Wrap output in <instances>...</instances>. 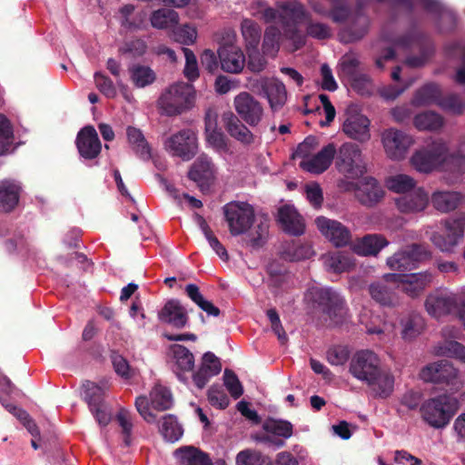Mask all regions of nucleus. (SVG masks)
<instances>
[{"label": "nucleus", "instance_id": "f257e3e1", "mask_svg": "<svg viewBox=\"0 0 465 465\" xmlns=\"http://www.w3.org/2000/svg\"><path fill=\"white\" fill-rule=\"evenodd\" d=\"M277 8L269 6L265 2H253L249 9L252 16L265 23L279 24L286 38L291 40L296 49L305 45L306 35L297 29L296 24L307 16L305 7L296 0L279 2Z\"/></svg>", "mask_w": 465, "mask_h": 465}, {"label": "nucleus", "instance_id": "f03ea898", "mask_svg": "<svg viewBox=\"0 0 465 465\" xmlns=\"http://www.w3.org/2000/svg\"><path fill=\"white\" fill-rule=\"evenodd\" d=\"M411 165L420 173H430L440 169L448 174L450 183L465 173V155L448 154V145L441 140L432 141L415 152L411 158Z\"/></svg>", "mask_w": 465, "mask_h": 465}, {"label": "nucleus", "instance_id": "7ed1b4c3", "mask_svg": "<svg viewBox=\"0 0 465 465\" xmlns=\"http://www.w3.org/2000/svg\"><path fill=\"white\" fill-rule=\"evenodd\" d=\"M310 297L312 303L321 310L322 325L343 327L351 322V317L344 298L333 289L312 288Z\"/></svg>", "mask_w": 465, "mask_h": 465}, {"label": "nucleus", "instance_id": "20e7f679", "mask_svg": "<svg viewBox=\"0 0 465 465\" xmlns=\"http://www.w3.org/2000/svg\"><path fill=\"white\" fill-rule=\"evenodd\" d=\"M459 410V401L450 394H441L425 401L420 411L422 419L431 427H445Z\"/></svg>", "mask_w": 465, "mask_h": 465}, {"label": "nucleus", "instance_id": "39448f33", "mask_svg": "<svg viewBox=\"0 0 465 465\" xmlns=\"http://www.w3.org/2000/svg\"><path fill=\"white\" fill-rule=\"evenodd\" d=\"M425 309L433 318L456 313L462 315L465 311V292H454L447 288L436 289L425 300Z\"/></svg>", "mask_w": 465, "mask_h": 465}, {"label": "nucleus", "instance_id": "423d86ee", "mask_svg": "<svg viewBox=\"0 0 465 465\" xmlns=\"http://www.w3.org/2000/svg\"><path fill=\"white\" fill-rule=\"evenodd\" d=\"M223 210L232 236L246 233L254 223V208L246 202H230L223 206Z\"/></svg>", "mask_w": 465, "mask_h": 465}, {"label": "nucleus", "instance_id": "0eeeda50", "mask_svg": "<svg viewBox=\"0 0 465 465\" xmlns=\"http://www.w3.org/2000/svg\"><path fill=\"white\" fill-rule=\"evenodd\" d=\"M430 257L431 252L426 246L413 243L388 257L386 264L391 271L406 272L416 269L420 262Z\"/></svg>", "mask_w": 465, "mask_h": 465}, {"label": "nucleus", "instance_id": "6e6552de", "mask_svg": "<svg viewBox=\"0 0 465 465\" xmlns=\"http://www.w3.org/2000/svg\"><path fill=\"white\" fill-rule=\"evenodd\" d=\"M336 154V167L348 178H357L366 172V163L357 144L345 143L339 148Z\"/></svg>", "mask_w": 465, "mask_h": 465}, {"label": "nucleus", "instance_id": "1a4fd4ad", "mask_svg": "<svg viewBox=\"0 0 465 465\" xmlns=\"http://www.w3.org/2000/svg\"><path fill=\"white\" fill-rule=\"evenodd\" d=\"M445 234L435 232L430 240L442 252H451L464 236L465 216L460 214L442 222Z\"/></svg>", "mask_w": 465, "mask_h": 465}, {"label": "nucleus", "instance_id": "9d476101", "mask_svg": "<svg viewBox=\"0 0 465 465\" xmlns=\"http://www.w3.org/2000/svg\"><path fill=\"white\" fill-rule=\"evenodd\" d=\"M383 278L388 282L399 283L403 292L415 298L432 283L435 275L430 271H424L410 274L386 273Z\"/></svg>", "mask_w": 465, "mask_h": 465}, {"label": "nucleus", "instance_id": "9b49d317", "mask_svg": "<svg viewBox=\"0 0 465 465\" xmlns=\"http://www.w3.org/2000/svg\"><path fill=\"white\" fill-rule=\"evenodd\" d=\"M363 0H358V8L355 11L350 9V16L343 22L347 23L338 34L339 39L343 44H351L362 39L368 33L370 18L361 12Z\"/></svg>", "mask_w": 465, "mask_h": 465}, {"label": "nucleus", "instance_id": "f8f14e48", "mask_svg": "<svg viewBox=\"0 0 465 465\" xmlns=\"http://www.w3.org/2000/svg\"><path fill=\"white\" fill-rule=\"evenodd\" d=\"M190 90L191 86L183 83L174 84L165 90L158 100V105L163 114H180L187 107Z\"/></svg>", "mask_w": 465, "mask_h": 465}, {"label": "nucleus", "instance_id": "ddd939ff", "mask_svg": "<svg viewBox=\"0 0 465 465\" xmlns=\"http://www.w3.org/2000/svg\"><path fill=\"white\" fill-rule=\"evenodd\" d=\"M164 145L173 155L189 161L197 153V135L192 129H183L170 136Z\"/></svg>", "mask_w": 465, "mask_h": 465}, {"label": "nucleus", "instance_id": "4468645a", "mask_svg": "<svg viewBox=\"0 0 465 465\" xmlns=\"http://www.w3.org/2000/svg\"><path fill=\"white\" fill-rule=\"evenodd\" d=\"M380 369V359L373 351H356L350 362L351 374L365 382L372 380Z\"/></svg>", "mask_w": 465, "mask_h": 465}, {"label": "nucleus", "instance_id": "2eb2a0df", "mask_svg": "<svg viewBox=\"0 0 465 465\" xmlns=\"http://www.w3.org/2000/svg\"><path fill=\"white\" fill-rule=\"evenodd\" d=\"M233 107L241 120L250 126H257L262 120V104L248 92H241L233 98Z\"/></svg>", "mask_w": 465, "mask_h": 465}, {"label": "nucleus", "instance_id": "dca6fc26", "mask_svg": "<svg viewBox=\"0 0 465 465\" xmlns=\"http://www.w3.org/2000/svg\"><path fill=\"white\" fill-rule=\"evenodd\" d=\"M381 142L385 153L390 159L401 160L406 156L413 143V139L402 131L390 128L382 133Z\"/></svg>", "mask_w": 465, "mask_h": 465}, {"label": "nucleus", "instance_id": "f3484780", "mask_svg": "<svg viewBox=\"0 0 465 465\" xmlns=\"http://www.w3.org/2000/svg\"><path fill=\"white\" fill-rule=\"evenodd\" d=\"M342 130L351 139L366 142L371 138V122L367 116L358 112L357 106L351 105L346 110Z\"/></svg>", "mask_w": 465, "mask_h": 465}, {"label": "nucleus", "instance_id": "a211bd4d", "mask_svg": "<svg viewBox=\"0 0 465 465\" xmlns=\"http://www.w3.org/2000/svg\"><path fill=\"white\" fill-rule=\"evenodd\" d=\"M458 371L448 360H441L423 367L420 379L425 382L453 385L457 380Z\"/></svg>", "mask_w": 465, "mask_h": 465}, {"label": "nucleus", "instance_id": "6ab92c4d", "mask_svg": "<svg viewBox=\"0 0 465 465\" xmlns=\"http://www.w3.org/2000/svg\"><path fill=\"white\" fill-rule=\"evenodd\" d=\"M317 228L334 246L347 245L351 239L350 230L341 223L320 216L315 220Z\"/></svg>", "mask_w": 465, "mask_h": 465}, {"label": "nucleus", "instance_id": "aec40b11", "mask_svg": "<svg viewBox=\"0 0 465 465\" xmlns=\"http://www.w3.org/2000/svg\"><path fill=\"white\" fill-rule=\"evenodd\" d=\"M385 192L380 183L373 177H364L356 185L355 196L365 206L372 207L384 197Z\"/></svg>", "mask_w": 465, "mask_h": 465}, {"label": "nucleus", "instance_id": "412c9836", "mask_svg": "<svg viewBox=\"0 0 465 465\" xmlns=\"http://www.w3.org/2000/svg\"><path fill=\"white\" fill-rule=\"evenodd\" d=\"M261 94L270 104L272 111L277 112L283 107L287 101L285 85L275 78H262L259 81Z\"/></svg>", "mask_w": 465, "mask_h": 465}, {"label": "nucleus", "instance_id": "4be33fe9", "mask_svg": "<svg viewBox=\"0 0 465 465\" xmlns=\"http://www.w3.org/2000/svg\"><path fill=\"white\" fill-rule=\"evenodd\" d=\"M75 143L80 155L84 159H94L101 153L102 144L96 130L92 125L84 126L79 131Z\"/></svg>", "mask_w": 465, "mask_h": 465}, {"label": "nucleus", "instance_id": "5701e85b", "mask_svg": "<svg viewBox=\"0 0 465 465\" xmlns=\"http://www.w3.org/2000/svg\"><path fill=\"white\" fill-rule=\"evenodd\" d=\"M218 58L222 70L229 74H240L246 63L242 50L232 45H222L218 49Z\"/></svg>", "mask_w": 465, "mask_h": 465}, {"label": "nucleus", "instance_id": "b1692460", "mask_svg": "<svg viewBox=\"0 0 465 465\" xmlns=\"http://www.w3.org/2000/svg\"><path fill=\"white\" fill-rule=\"evenodd\" d=\"M337 150L333 143H328L318 153L309 159L302 160L300 167L311 173L319 174L325 172L331 164Z\"/></svg>", "mask_w": 465, "mask_h": 465}, {"label": "nucleus", "instance_id": "393cba45", "mask_svg": "<svg viewBox=\"0 0 465 465\" xmlns=\"http://www.w3.org/2000/svg\"><path fill=\"white\" fill-rule=\"evenodd\" d=\"M224 126L229 135L244 146L252 144L255 136L242 120L229 112L223 114Z\"/></svg>", "mask_w": 465, "mask_h": 465}, {"label": "nucleus", "instance_id": "a878e982", "mask_svg": "<svg viewBox=\"0 0 465 465\" xmlns=\"http://www.w3.org/2000/svg\"><path fill=\"white\" fill-rule=\"evenodd\" d=\"M398 210L402 213H415L422 212L429 204V195L421 188L404 194L395 200Z\"/></svg>", "mask_w": 465, "mask_h": 465}, {"label": "nucleus", "instance_id": "bb28decb", "mask_svg": "<svg viewBox=\"0 0 465 465\" xmlns=\"http://www.w3.org/2000/svg\"><path fill=\"white\" fill-rule=\"evenodd\" d=\"M217 114L209 109L205 114V136L207 143L218 152H227L228 143L224 134L218 129Z\"/></svg>", "mask_w": 465, "mask_h": 465}, {"label": "nucleus", "instance_id": "cd10ccee", "mask_svg": "<svg viewBox=\"0 0 465 465\" xmlns=\"http://www.w3.org/2000/svg\"><path fill=\"white\" fill-rule=\"evenodd\" d=\"M159 320L176 328H183L188 322L187 310L178 300L168 301L158 314Z\"/></svg>", "mask_w": 465, "mask_h": 465}, {"label": "nucleus", "instance_id": "c85d7f7f", "mask_svg": "<svg viewBox=\"0 0 465 465\" xmlns=\"http://www.w3.org/2000/svg\"><path fill=\"white\" fill-rule=\"evenodd\" d=\"M277 221L282 229L289 234L301 235L304 232L302 216L290 205L282 206L278 210Z\"/></svg>", "mask_w": 465, "mask_h": 465}, {"label": "nucleus", "instance_id": "c756f323", "mask_svg": "<svg viewBox=\"0 0 465 465\" xmlns=\"http://www.w3.org/2000/svg\"><path fill=\"white\" fill-rule=\"evenodd\" d=\"M172 351L171 368L178 380L186 384L188 382L186 373L192 372L194 368V356L191 351Z\"/></svg>", "mask_w": 465, "mask_h": 465}, {"label": "nucleus", "instance_id": "7c9ffc66", "mask_svg": "<svg viewBox=\"0 0 465 465\" xmlns=\"http://www.w3.org/2000/svg\"><path fill=\"white\" fill-rule=\"evenodd\" d=\"M21 185L14 180H4L0 182V212L10 213L18 204Z\"/></svg>", "mask_w": 465, "mask_h": 465}, {"label": "nucleus", "instance_id": "2f4dec72", "mask_svg": "<svg viewBox=\"0 0 465 465\" xmlns=\"http://www.w3.org/2000/svg\"><path fill=\"white\" fill-rule=\"evenodd\" d=\"M388 244L381 234H367L353 243L352 250L361 256L377 255Z\"/></svg>", "mask_w": 465, "mask_h": 465}, {"label": "nucleus", "instance_id": "473e14b6", "mask_svg": "<svg viewBox=\"0 0 465 465\" xmlns=\"http://www.w3.org/2000/svg\"><path fill=\"white\" fill-rule=\"evenodd\" d=\"M366 383L371 388V394L374 398L387 399L393 392L394 377L387 371L380 369L374 375V378Z\"/></svg>", "mask_w": 465, "mask_h": 465}, {"label": "nucleus", "instance_id": "72a5a7b5", "mask_svg": "<svg viewBox=\"0 0 465 465\" xmlns=\"http://www.w3.org/2000/svg\"><path fill=\"white\" fill-rule=\"evenodd\" d=\"M461 200V194L457 192H435L431 196L434 208L441 213L454 210L459 206Z\"/></svg>", "mask_w": 465, "mask_h": 465}, {"label": "nucleus", "instance_id": "f704fd0d", "mask_svg": "<svg viewBox=\"0 0 465 465\" xmlns=\"http://www.w3.org/2000/svg\"><path fill=\"white\" fill-rule=\"evenodd\" d=\"M159 431L166 441L172 443L179 440L183 434L181 424L173 414H166L162 417Z\"/></svg>", "mask_w": 465, "mask_h": 465}, {"label": "nucleus", "instance_id": "c9c22d12", "mask_svg": "<svg viewBox=\"0 0 465 465\" xmlns=\"http://www.w3.org/2000/svg\"><path fill=\"white\" fill-rule=\"evenodd\" d=\"M180 454L181 465H213L209 455L193 446H184L175 451Z\"/></svg>", "mask_w": 465, "mask_h": 465}, {"label": "nucleus", "instance_id": "e433bc0d", "mask_svg": "<svg viewBox=\"0 0 465 465\" xmlns=\"http://www.w3.org/2000/svg\"><path fill=\"white\" fill-rule=\"evenodd\" d=\"M151 25L153 28L164 30L174 27L179 23L178 13L172 9L160 8L150 15Z\"/></svg>", "mask_w": 465, "mask_h": 465}, {"label": "nucleus", "instance_id": "4c0bfd02", "mask_svg": "<svg viewBox=\"0 0 465 465\" xmlns=\"http://www.w3.org/2000/svg\"><path fill=\"white\" fill-rule=\"evenodd\" d=\"M126 135L128 143L135 153L142 159L148 160L151 157V151L142 131L138 128L128 126Z\"/></svg>", "mask_w": 465, "mask_h": 465}, {"label": "nucleus", "instance_id": "58836bf2", "mask_svg": "<svg viewBox=\"0 0 465 465\" xmlns=\"http://www.w3.org/2000/svg\"><path fill=\"white\" fill-rule=\"evenodd\" d=\"M241 32L246 50L258 48L262 36V29L255 21L244 18L241 23Z\"/></svg>", "mask_w": 465, "mask_h": 465}, {"label": "nucleus", "instance_id": "ea45409f", "mask_svg": "<svg viewBox=\"0 0 465 465\" xmlns=\"http://www.w3.org/2000/svg\"><path fill=\"white\" fill-rule=\"evenodd\" d=\"M185 292L187 296L195 303L197 306L206 312L208 316L217 317L220 315V309L216 307L212 302L206 300L200 292L199 287L196 284L190 283L185 287Z\"/></svg>", "mask_w": 465, "mask_h": 465}, {"label": "nucleus", "instance_id": "a19ab883", "mask_svg": "<svg viewBox=\"0 0 465 465\" xmlns=\"http://www.w3.org/2000/svg\"><path fill=\"white\" fill-rule=\"evenodd\" d=\"M440 90L439 86L435 84H427L416 92L412 99V104L416 106L431 104H440Z\"/></svg>", "mask_w": 465, "mask_h": 465}, {"label": "nucleus", "instance_id": "79ce46f5", "mask_svg": "<svg viewBox=\"0 0 465 465\" xmlns=\"http://www.w3.org/2000/svg\"><path fill=\"white\" fill-rule=\"evenodd\" d=\"M111 361L114 372L124 380H130L135 375V369L133 368L127 360L119 351H106Z\"/></svg>", "mask_w": 465, "mask_h": 465}, {"label": "nucleus", "instance_id": "37998d69", "mask_svg": "<svg viewBox=\"0 0 465 465\" xmlns=\"http://www.w3.org/2000/svg\"><path fill=\"white\" fill-rule=\"evenodd\" d=\"M281 37L282 33L277 26L269 25L266 27L262 44L263 54L274 57L280 49Z\"/></svg>", "mask_w": 465, "mask_h": 465}, {"label": "nucleus", "instance_id": "c03bdc74", "mask_svg": "<svg viewBox=\"0 0 465 465\" xmlns=\"http://www.w3.org/2000/svg\"><path fill=\"white\" fill-rule=\"evenodd\" d=\"M151 406L159 411L169 410L173 405L170 390L162 385H156L150 392Z\"/></svg>", "mask_w": 465, "mask_h": 465}, {"label": "nucleus", "instance_id": "a18cd8bd", "mask_svg": "<svg viewBox=\"0 0 465 465\" xmlns=\"http://www.w3.org/2000/svg\"><path fill=\"white\" fill-rule=\"evenodd\" d=\"M213 164L211 159L205 155L199 156L189 171L191 180L200 183L208 179L213 174Z\"/></svg>", "mask_w": 465, "mask_h": 465}, {"label": "nucleus", "instance_id": "49530a36", "mask_svg": "<svg viewBox=\"0 0 465 465\" xmlns=\"http://www.w3.org/2000/svg\"><path fill=\"white\" fill-rule=\"evenodd\" d=\"M130 77L137 88H143L152 84L155 80L154 72L148 66L133 65L129 68Z\"/></svg>", "mask_w": 465, "mask_h": 465}, {"label": "nucleus", "instance_id": "de8ad7c7", "mask_svg": "<svg viewBox=\"0 0 465 465\" xmlns=\"http://www.w3.org/2000/svg\"><path fill=\"white\" fill-rule=\"evenodd\" d=\"M387 188L396 193H406L416 186L415 180L410 175L399 173L386 180Z\"/></svg>", "mask_w": 465, "mask_h": 465}, {"label": "nucleus", "instance_id": "09e8293b", "mask_svg": "<svg viewBox=\"0 0 465 465\" xmlns=\"http://www.w3.org/2000/svg\"><path fill=\"white\" fill-rule=\"evenodd\" d=\"M307 16L305 18H302L301 21H299L296 25L298 26V24H300L303 20H307L306 24V35L310 36L312 38L317 39V40H326L331 37L332 35V30L327 24L321 23V22H314L310 19L311 15L306 11Z\"/></svg>", "mask_w": 465, "mask_h": 465}, {"label": "nucleus", "instance_id": "8fccbe9b", "mask_svg": "<svg viewBox=\"0 0 465 465\" xmlns=\"http://www.w3.org/2000/svg\"><path fill=\"white\" fill-rule=\"evenodd\" d=\"M369 292L371 298L381 305L391 306L397 301L395 293L381 282L371 283Z\"/></svg>", "mask_w": 465, "mask_h": 465}, {"label": "nucleus", "instance_id": "3c124183", "mask_svg": "<svg viewBox=\"0 0 465 465\" xmlns=\"http://www.w3.org/2000/svg\"><path fill=\"white\" fill-rule=\"evenodd\" d=\"M414 125L419 130L435 131L443 125V119L434 112H424L415 116Z\"/></svg>", "mask_w": 465, "mask_h": 465}, {"label": "nucleus", "instance_id": "603ef678", "mask_svg": "<svg viewBox=\"0 0 465 465\" xmlns=\"http://www.w3.org/2000/svg\"><path fill=\"white\" fill-rule=\"evenodd\" d=\"M325 265L334 272H342L353 267L354 262L349 254L343 252H336L326 258Z\"/></svg>", "mask_w": 465, "mask_h": 465}, {"label": "nucleus", "instance_id": "864d4df0", "mask_svg": "<svg viewBox=\"0 0 465 465\" xmlns=\"http://www.w3.org/2000/svg\"><path fill=\"white\" fill-rule=\"evenodd\" d=\"M268 233V221H260V223L254 227L253 231L251 232L245 239V243L252 248L258 249L265 243Z\"/></svg>", "mask_w": 465, "mask_h": 465}, {"label": "nucleus", "instance_id": "5fc2aeb1", "mask_svg": "<svg viewBox=\"0 0 465 465\" xmlns=\"http://www.w3.org/2000/svg\"><path fill=\"white\" fill-rule=\"evenodd\" d=\"M366 332L368 334H376L379 341L388 343L396 337V327L391 322H383L379 326H375L373 323L366 324Z\"/></svg>", "mask_w": 465, "mask_h": 465}, {"label": "nucleus", "instance_id": "6e6d98bb", "mask_svg": "<svg viewBox=\"0 0 465 465\" xmlns=\"http://www.w3.org/2000/svg\"><path fill=\"white\" fill-rule=\"evenodd\" d=\"M14 141V130L9 119L0 114V155L9 151Z\"/></svg>", "mask_w": 465, "mask_h": 465}, {"label": "nucleus", "instance_id": "4d7b16f0", "mask_svg": "<svg viewBox=\"0 0 465 465\" xmlns=\"http://www.w3.org/2000/svg\"><path fill=\"white\" fill-rule=\"evenodd\" d=\"M360 65L359 55L353 52L346 53L342 55L339 62L340 75L351 78L358 73Z\"/></svg>", "mask_w": 465, "mask_h": 465}, {"label": "nucleus", "instance_id": "13d9d810", "mask_svg": "<svg viewBox=\"0 0 465 465\" xmlns=\"http://www.w3.org/2000/svg\"><path fill=\"white\" fill-rule=\"evenodd\" d=\"M236 465H272L269 458L252 450L240 451L236 456Z\"/></svg>", "mask_w": 465, "mask_h": 465}, {"label": "nucleus", "instance_id": "bf43d9fd", "mask_svg": "<svg viewBox=\"0 0 465 465\" xmlns=\"http://www.w3.org/2000/svg\"><path fill=\"white\" fill-rule=\"evenodd\" d=\"M83 388L84 390V400L87 401L89 408L103 405L104 395L103 387L96 385L95 382L85 381L83 383Z\"/></svg>", "mask_w": 465, "mask_h": 465}, {"label": "nucleus", "instance_id": "052dcab7", "mask_svg": "<svg viewBox=\"0 0 465 465\" xmlns=\"http://www.w3.org/2000/svg\"><path fill=\"white\" fill-rule=\"evenodd\" d=\"M266 432L288 439L292 435V425L286 420H268L263 424Z\"/></svg>", "mask_w": 465, "mask_h": 465}, {"label": "nucleus", "instance_id": "680f3d73", "mask_svg": "<svg viewBox=\"0 0 465 465\" xmlns=\"http://www.w3.org/2000/svg\"><path fill=\"white\" fill-rule=\"evenodd\" d=\"M171 37L179 44L191 45L196 41L197 30L194 26L183 25L173 29Z\"/></svg>", "mask_w": 465, "mask_h": 465}, {"label": "nucleus", "instance_id": "e2e57ef3", "mask_svg": "<svg viewBox=\"0 0 465 465\" xmlns=\"http://www.w3.org/2000/svg\"><path fill=\"white\" fill-rule=\"evenodd\" d=\"M116 420L122 429L124 445L130 446L132 443L133 430L131 413L127 410L121 409L116 414Z\"/></svg>", "mask_w": 465, "mask_h": 465}, {"label": "nucleus", "instance_id": "0e129e2a", "mask_svg": "<svg viewBox=\"0 0 465 465\" xmlns=\"http://www.w3.org/2000/svg\"><path fill=\"white\" fill-rule=\"evenodd\" d=\"M388 42H391L395 48L408 49L414 45L421 46L424 42V37L417 32H411L407 35H404L398 39H392L387 37Z\"/></svg>", "mask_w": 465, "mask_h": 465}, {"label": "nucleus", "instance_id": "69168bd1", "mask_svg": "<svg viewBox=\"0 0 465 465\" xmlns=\"http://www.w3.org/2000/svg\"><path fill=\"white\" fill-rule=\"evenodd\" d=\"M224 385L233 399H239L243 393V388L237 375L231 370L225 369Z\"/></svg>", "mask_w": 465, "mask_h": 465}, {"label": "nucleus", "instance_id": "338daca9", "mask_svg": "<svg viewBox=\"0 0 465 465\" xmlns=\"http://www.w3.org/2000/svg\"><path fill=\"white\" fill-rule=\"evenodd\" d=\"M95 86L97 89L108 98L116 96V88L113 81L102 73H95L94 75Z\"/></svg>", "mask_w": 465, "mask_h": 465}, {"label": "nucleus", "instance_id": "774afa93", "mask_svg": "<svg viewBox=\"0 0 465 465\" xmlns=\"http://www.w3.org/2000/svg\"><path fill=\"white\" fill-rule=\"evenodd\" d=\"M200 366L205 369L213 376L218 375L222 371V363L220 359L214 353L209 351L203 354Z\"/></svg>", "mask_w": 465, "mask_h": 465}]
</instances>
